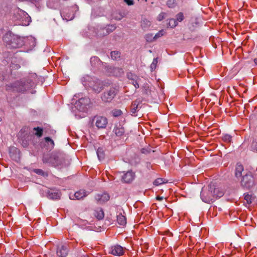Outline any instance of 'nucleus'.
<instances>
[{"label": "nucleus", "mask_w": 257, "mask_h": 257, "mask_svg": "<svg viewBox=\"0 0 257 257\" xmlns=\"http://www.w3.org/2000/svg\"><path fill=\"white\" fill-rule=\"evenodd\" d=\"M163 18H164V17H159L158 21H162V20H163Z\"/></svg>", "instance_id": "5fc2aeb1"}, {"label": "nucleus", "mask_w": 257, "mask_h": 257, "mask_svg": "<svg viewBox=\"0 0 257 257\" xmlns=\"http://www.w3.org/2000/svg\"><path fill=\"white\" fill-rule=\"evenodd\" d=\"M43 162L45 164H49L53 167H59L62 166L64 163V158L61 154L55 153L51 156H44Z\"/></svg>", "instance_id": "20e7f679"}, {"label": "nucleus", "mask_w": 257, "mask_h": 257, "mask_svg": "<svg viewBox=\"0 0 257 257\" xmlns=\"http://www.w3.org/2000/svg\"><path fill=\"white\" fill-rule=\"evenodd\" d=\"M97 155L98 159L101 161L103 160L105 156V150L102 147H99L97 150Z\"/></svg>", "instance_id": "a878e982"}, {"label": "nucleus", "mask_w": 257, "mask_h": 257, "mask_svg": "<svg viewBox=\"0 0 257 257\" xmlns=\"http://www.w3.org/2000/svg\"><path fill=\"white\" fill-rule=\"evenodd\" d=\"M163 183H164V182L162 178H158L156 179L153 182V184L155 186H158Z\"/></svg>", "instance_id": "37998d69"}, {"label": "nucleus", "mask_w": 257, "mask_h": 257, "mask_svg": "<svg viewBox=\"0 0 257 257\" xmlns=\"http://www.w3.org/2000/svg\"><path fill=\"white\" fill-rule=\"evenodd\" d=\"M95 216L98 219H102L104 216V212L102 208H98L95 210L94 212Z\"/></svg>", "instance_id": "cd10ccee"}, {"label": "nucleus", "mask_w": 257, "mask_h": 257, "mask_svg": "<svg viewBox=\"0 0 257 257\" xmlns=\"http://www.w3.org/2000/svg\"><path fill=\"white\" fill-rule=\"evenodd\" d=\"M36 74H33V75H32L31 76V77H36Z\"/></svg>", "instance_id": "13d9d810"}, {"label": "nucleus", "mask_w": 257, "mask_h": 257, "mask_svg": "<svg viewBox=\"0 0 257 257\" xmlns=\"http://www.w3.org/2000/svg\"><path fill=\"white\" fill-rule=\"evenodd\" d=\"M90 63L92 67L96 69H100L104 63L96 56L91 57L90 59Z\"/></svg>", "instance_id": "f3484780"}, {"label": "nucleus", "mask_w": 257, "mask_h": 257, "mask_svg": "<svg viewBox=\"0 0 257 257\" xmlns=\"http://www.w3.org/2000/svg\"><path fill=\"white\" fill-rule=\"evenodd\" d=\"M2 121V118L0 117V121Z\"/></svg>", "instance_id": "052dcab7"}, {"label": "nucleus", "mask_w": 257, "mask_h": 257, "mask_svg": "<svg viewBox=\"0 0 257 257\" xmlns=\"http://www.w3.org/2000/svg\"><path fill=\"white\" fill-rule=\"evenodd\" d=\"M166 34V32L164 30L162 29L159 31L154 36V38L155 39V41L158 40L159 38H161L163 36H164Z\"/></svg>", "instance_id": "e433bc0d"}, {"label": "nucleus", "mask_w": 257, "mask_h": 257, "mask_svg": "<svg viewBox=\"0 0 257 257\" xmlns=\"http://www.w3.org/2000/svg\"><path fill=\"white\" fill-rule=\"evenodd\" d=\"M117 20H120L121 19L120 18H118V19H116Z\"/></svg>", "instance_id": "bf43d9fd"}, {"label": "nucleus", "mask_w": 257, "mask_h": 257, "mask_svg": "<svg viewBox=\"0 0 257 257\" xmlns=\"http://www.w3.org/2000/svg\"><path fill=\"white\" fill-rule=\"evenodd\" d=\"M156 199L158 200L162 201L163 199V197L161 196H157Z\"/></svg>", "instance_id": "603ef678"}, {"label": "nucleus", "mask_w": 257, "mask_h": 257, "mask_svg": "<svg viewBox=\"0 0 257 257\" xmlns=\"http://www.w3.org/2000/svg\"><path fill=\"white\" fill-rule=\"evenodd\" d=\"M35 83L30 77L24 78L13 83L7 84L6 89L19 93H25L28 90L34 87Z\"/></svg>", "instance_id": "f257e3e1"}, {"label": "nucleus", "mask_w": 257, "mask_h": 257, "mask_svg": "<svg viewBox=\"0 0 257 257\" xmlns=\"http://www.w3.org/2000/svg\"><path fill=\"white\" fill-rule=\"evenodd\" d=\"M183 20V17H177V19L170 18L167 20V25L168 27L174 28L177 25L178 22H181Z\"/></svg>", "instance_id": "6ab92c4d"}, {"label": "nucleus", "mask_w": 257, "mask_h": 257, "mask_svg": "<svg viewBox=\"0 0 257 257\" xmlns=\"http://www.w3.org/2000/svg\"><path fill=\"white\" fill-rule=\"evenodd\" d=\"M251 150L257 152V142L253 141L251 144Z\"/></svg>", "instance_id": "c03bdc74"}, {"label": "nucleus", "mask_w": 257, "mask_h": 257, "mask_svg": "<svg viewBox=\"0 0 257 257\" xmlns=\"http://www.w3.org/2000/svg\"><path fill=\"white\" fill-rule=\"evenodd\" d=\"M113 132L115 133L116 136L120 137L124 133V129L120 123H118L115 125Z\"/></svg>", "instance_id": "412c9836"}, {"label": "nucleus", "mask_w": 257, "mask_h": 257, "mask_svg": "<svg viewBox=\"0 0 257 257\" xmlns=\"http://www.w3.org/2000/svg\"><path fill=\"white\" fill-rule=\"evenodd\" d=\"M243 171V167L241 165H237L235 169V176L238 178L242 176V172Z\"/></svg>", "instance_id": "c85d7f7f"}, {"label": "nucleus", "mask_w": 257, "mask_h": 257, "mask_svg": "<svg viewBox=\"0 0 257 257\" xmlns=\"http://www.w3.org/2000/svg\"><path fill=\"white\" fill-rule=\"evenodd\" d=\"M33 172L34 173H36L37 174H38V175H41L43 176H47V173L44 172L42 169H34L33 170Z\"/></svg>", "instance_id": "58836bf2"}, {"label": "nucleus", "mask_w": 257, "mask_h": 257, "mask_svg": "<svg viewBox=\"0 0 257 257\" xmlns=\"http://www.w3.org/2000/svg\"><path fill=\"white\" fill-rule=\"evenodd\" d=\"M28 40L29 41L30 47L33 48L36 45V39L33 37H30L28 38Z\"/></svg>", "instance_id": "ea45409f"}, {"label": "nucleus", "mask_w": 257, "mask_h": 257, "mask_svg": "<svg viewBox=\"0 0 257 257\" xmlns=\"http://www.w3.org/2000/svg\"><path fill=\"white\" fill-rule=\"evenodd\" d=\"M81 257H85V256L84 255H83V256H81Z\"/></svg>", "instance_id": "680f3d73"}, {"label": "nucleus", "mask_w": 257, "mask_h": 257, "mask_svg": "<svg viewBox=\"0 0 257 257\" xmlns=\"http://www.w3.org/2000/svg\"><path fill=\"white\" fill-rule=\"evenodd\" d=\"M69 251V245L66 243L61 244L57 246L56 253L59 257H66Z\"/></svg>", "instance_id": "1a4fd4ad"}, {"label": "nucleus", "mask_w": 257, "mask_h": 257, "mask_svg": "<svg viewBox=\"0 0 257 257\" xmlns=\"http://www.w3.org/2000/svg\"><path fill=\"white\" fill-rule=\"evenodd\" d=\"M115 29L116 26L114 25H108L106 28H100L97 35L98 36L103 37L113 32Z\"/></svg>", "instance_id": "9b49d317"}, {"label": "nucleus", "mask_w": 257, "mask_h": 257, "mask_svg": "<svg viewBox=\"0 0 257 257\" xmlns=\"http://www.w3.org/2000/svg\"><path fill=\"white\" fill-rule=\"evenodd\" d=\"M187 21L188 29L192 32L196 30L200 26V22L197 17H189Z\"/></svg>", "instance_id": "9d476101"}, {"label": "nucleus", "mask_w": 257, "mask_h": 257, "mask_svg": "<svg viewBox=\"0 0 257 257\" xmlns=\"http://www.w3.org/2000/svg\"><path fill=\"white\" fill-rule=\"evenodd\" d=\"M254 62L257 65V58L254 59Z\"/></svg>", "instance_id": "6e6d98bb"}, {"label": "nucleus", "mask_w": 257, "mask_h": 257, "mask_svg": "<svg viewBox=\"0 0 257 257\" xmlns=\"http://www.w3.org/2000/svg\"><path fill=\"white\" fill-rule=\"evenodd\" d=\"M41 146L47 150H52L54 148V142L50 137H45L41 142Z\"/></svg>", "instance_id": "4468645a"}, {"label": "nucleus", "mask_w": 257, "mask_h": 257, "mask_svg": "<svg viewBox=\"0 0 257 257\" xmlns=\"http://www.w3.org/2000/svg\"><path fill=\"white\" fill-rule=\"evenodd\" d=\"M110 56L112 59L116 60L120 57V53L117 51H111L110 53Z\"/></svg>", "instance_id": "2f4dec72"}, {"label": "nucleus", "mask_w": 257, "mask_h": 257, "mask_svg": "<svg viewBox=\"0 0 257 257\" xmlns=\"http://www.w3.org/2000/svg\"><path fill=\"white\" fill-rule=\"evenodd\" d=\"M61 18L62 20H63V21L66 20V22H68V21H71L73 20V18H72V17L69 20H68L66 19V17H61Z\"/></svg>", "instance_id": "8fccbe9b"}, {"label": "nucleus", "mask_w": 257, "mask_h": 257, "mask_svg": "<svg viewBox=\"0 0 257 257\" xmlns=\"http://www.w3.org/2000/svg\"><path fill=\"white\" fill-rule=\"evenodd\" d=\"M109 253H111L114 255L120 256L123 254L124 250L122 246L116 244L112 246L110 248Z\"/></svg>", "instance_id": "2eb2a0df"}, {"label": "nucleus", "mask_w": 257, "mask_h": 257, "mask_svg": "<svg viewBox=\"0 0 257 257\" xmlns=\"http://www.w3.org/2000/svg\"><path fill=\"white\" fill-rule=\"evenodd\" d=\"M125 3L128 6H132L134 4V2L133 0H123Z\"/></svg>", "instance_id": "de8ad7c7"}, {"label": "nucleus", "mask_w": 257, "mask_h": 257, "mask_svg": "<svg viewBox=\"0 0 257 257\" xmlns=\"http://www.w3.org/2000/svg\"><path fill=\"white\" fill-rule=\"evenodd\" d=\"M95 198L97 202L103 203L109 199V195L106 193L98 194L95 195Z\"/></svg>", "instance_id": "aec40b11"}, {"label": "nucleus", "mask_w": 257, "mask_h": 257, "mask_svg": "<svg viewBox=\"0 0 257 257\" xmlns=\"http://www.w3.org/2000/svg\"><path fill=\"white\" fill-rule=\"evenodd\" d=\"M224 195V191L219 188H215V198H220Z\"/></svg>", "instance_id": "c9c22d12"}, {"label": "nucleus", "mask_w": 257, "mask_h": 257, "mask_svg": "<svg viewBox=\"0 0 257 257\" xmlns=\"http://www.w3.org/2000/svg\"><path fill=\"white\" fill-rule=\"evenodd\" d=\"M31 22V17H19V19L16 21L15 25L27 26L29 25Z\"/></svg>", "instance_id": "a211bd4d"}, {"label": "nucleus", "mask_w": 257, "mask_h": 257, "mask_svg": "<svg viewBox=\"0 0 257 257\" xmlns=\"http://www.w3.org/2000/svg\"><path fill=\"white\" fill-rule=\"evenodd\" d=\"M88 194V192L86 191L85 190H80L75 192L74 196L76 199L80 200L87 196Z\"/></svg>", "instance_id": "5701e85b"}, {"label": "nucleus", "mask_w": 257, "mask_h": 257, "mask_svg": "<svg viewBox=\"0 0 257 257\" xmlns=\"http://www.w3.org/2000/svg\"><path fill=\"white\" fill-rule=\"evenodd\" d=\"M145 39L147 42L151 43L155 41L154 36L153 34L149 33L145 36Z\"/></svg>", "instance_id": "72a5a7b5"}, {"label": "nucleus", "mask_w": 257, "mask_h": 257, "mask_svg": "<svg viewBox=\"0 0 257 257\" xmlns=\"http://www.w3.org/2000/svg\"><path fill=\"white\" fill-rule=\"evenodd\" d=\"M135 176V173L132 170L128 171L121 176V181L125 183H130L134 180Z\"/></svg>", "instance_id": "ddd939ff"}, {"label": "nucleus", "mask_w": 257, "mask_h": 257, "mask_svg": "<svg viewBox=\"0 0 257 257\" xmlns=\"http://www.w3.org/2000/svg\"><path fill=\"white\" fill-rule=\"evenodd\" d=\"M22 145L24 147H27L28 146V143L27 142H25L24 141H23Z\"/></svg>", "instance_id": "3c124183"}, {"label": "nucleus", "mask_w": 257, "mask_h": 257, "mask_svg": "<svg viewBox=\"0 0 257 257\" xmlns=\"http://www.w3.org/2000/svg\"><path fill=\"white\" fill-rule=\"evenodd\" d=\"M61 193L58 191H55L54 190H51L47 193V197L48 198L56 200L60 198Z\"/></svg>", "instance_id": "4be33fe9"}, {"label": "nucleus", "mask_w": 257, "mask_h": 257, "mask_svg": "<svg viewBox=\"0 0 257 257\" xmlns=\"http://www.w3.org/2000/svg\"><path fill=\"white\" fill-rule=\"evenodd\" d=\"M142 101L140 99H137L134 101L132 104L131 111L135 114L137 112V108L139 107Z\"/></svg>", "instance_id": "b1692460"}, {"label": "nucleus", "mask_w": 257, "mask_h": 257, "mask_svg": "<svg viewBox=\"0 0 257 257\" xmlns=\"http://www.w3.org/2000/svg\"><path fill=\"white\" fill-rule=\"evenodd\" d=\"M117 221L119 225L122 226L125 225L126 223V218L121 213H119L117 215Z\"/></svg>", "instance_id": "bb28decb"}, {"label": "nucleus", "mask_w": 257, "mask_h": 257, "mask_svg": "<svg viewBox=\"0 0 257 257\" xmlns=\"http://www.w3.org/2000/svg\"><path fill=\"white\" fill-rule=\"evenodd\" d=\"M119 92L118 87L114 85L107 86L101 94V99L104 103H111Z\"/></svg>", "instance_id": "7ed1b4c3"}, {"label": "nucleus", "mask_w": 257, "mask_h": 257, "mask_svg": "<svg viewBox=\"0 0 257 257\" xmlns=\"http://www.w3.org/2000/svg\"><path fill=\"white\" fill-rule=\"evenodd\" d=\"M18 13L19 16H26V15H28V14L26 12L19 9H18Z\"/></svg>", "instance_id": "49530a36"}, {"label": "nucleus", "mask_w": 257, "mask_h": 257, "mask_svg": "<svg viewBox=\"0 0 257 257\" xmlns=\"http://www.w3.org/2000/svg\"><path fill=\"white\" fill-rule=\"evenodd\" d=\"M127 78L130 80L132 81V83L134 85L136 88H139V82L141 80V79L139 76L131 72H128L127 73Z\"/></svg>", "instance_id": "dca6fc26"}, {"label": "nucleus", "mask_w": 257, "mask_h": 257, "mask_svg": "<svg viewBox=\"0 0 257 257\" xmlns=\"http://www.w3.org/2000/svg\"><path fill=\"white\" fill-rule=\"evenodd\" d=\"M241 186L244 189L249 190L255 185V181L251 172H247L242 176L240 182Z\"/></svg>", "instance_id": "423d86ee"}, {"label": "nucleus", "mask_w": 257, "mask_h": 257, "mask_svg": "<svg viewBox=\"0 0 257 257\" xmlns=\"http://www.w3.org/2000/svg\"><path fill=\"white\" fill-rule=\"evenodd\" d=\"M167 5L169 8H173L175 7L176 5L175 0H168Z\"/></svg>", "instance_id": "a19ab883"}, {"label": "nucleus", "mask_w": 257, "mask_h": 257, "mask_svg": "<svg viewBox=\"0 0 257 257\" xmlns=\"http://www.w3.org/2000/svg\"><path fill=\"white\" fill-rule=\"evenodd\" d=\"M157 63H158L157 58H154L153 59V61L152 64H151V66H150V68H151L152 71H153L156 69Z\"/></svg>", "instance_id": "79ce46f5"}, {"label": "nucleus", "mask_w": 257, "mask_h": 257, "mask_svg": "<svg viewBox=\"0 0 257 257\" xmlns=\"http://www.w3.org/2000/svg\"><path fill=\"white\" fill-rule=\"evenodd\" d=\"M178 16H183V14L181 13H180L178 14Z\"/></svg>", "instance_id": "4d7b16f0"}, {"label": "nucleus", "mask_w": 257, "mask_h": 257, "mask_svg": "<svg viewBox=\"0 0 257 257\" xmlns=\"http://www.w3.org/2000/svg\"><path fill=\"white\" fill-rule=\"evenodd\" d=\"M141 152L142 154H148L151 152V149L150 148H142Z\"/></svg>", "instance_id": "a18cd8bd"}, {"label": "nucleus", "mask_w": 257, "mask_h": 257, "mask_svg": "<svg viewBox=\"0 0 257 257\" xmlns=\"http://www.w3.org/2000/svg\"><path fill=\"white\" fill-rule=\"evenodd\" d=\"M70 13L69 15H72V16H75L76 15H79V9L78 6L75 5L72 6L70 9Z\"/></svg>", "instance_id": "c756f323"}, {"label": "nucleus", "mask_w": 257, "mask_h": 257, "mask_svg": "<svg viewBox=\"0 0 257 257\" xmlns=\"http://www.w3.org/2000/svg\"><path fill=\"white\" fill-rule=\"evenodd\" d=\"M94 120H95V125L98 128H104L106 127L107 124V118L103 116H96L94 117Z\"/></svg>", "instance_id": "f8f14e48"}, {"label": "nucleus", "mask_w": 257, "mask_h": 257, "mask_svg": "<svg viewBox=\"0 0 257 257\" xmlns=\"http://www.w3.org/2000/svg\"><path fill=\"white\" fill-rule=\"evenodd\" d=\"M90 99L87 97H82L75 103V107L80 111L84 112L89 107Z\"/></svg>", "instance_id": "0eeeda50"}, {"label": "nucleus", "mask_w": 257, "mask_h": 257, "mask_svg": "<svg viewBox=\"0 0 257 257\" xmlns=\"http://www.w3.org/2000/svg\"><path fill=\"white\" fill-rule=\"evenodd\" d=\"M113 70H114V71H119V70H120V69H119V68H113Z\"/></svg>", "instance_id": "864d4df0"}, {"label": "nucleus", "mask_w": 257, "mask_h": 257, "mask_svg": "<svg viewBox=\"0 0 257 257\" xmlns=\"http://www.w3.org/2000/svg\"><path fill=\"white\" fill-rule=\"evenodd\" d=\"M222 138V140L226 143H230L232 139L231 136L228 134L223 135Z\"/></svg>", "instance_id": "4c0bfd02"}, {"label": "nucleus", "mask_w": 257, "mask_h": 257, "mask_svg": "<svg viewBox=\"0 0 257 257\" xmlns=\"http://www.w3.org/2000/svg\"><path fill=\"white\" fill-rule=\"evenodd\" d=\"M24 38L21 37L9 31L3 36V41L10 48H20L24 45Z\"/></svg>", "instance_id": "f03ea898"}, {"label": "nucleus", "mask_w": 257, "mask_h": 257, "mask_svg": "<svg viewBox=\"0 0 257 257\" xmlns=\"http://www.w3.org/2000/svg\"><path fill=\"white\" fill-rule=\"evenodd\" d=\"M34 130L36 131L35 135L38 138H41L43 134V129L40 127H36L34 128Z\"/></svg>", "instance_id": "473e14b6"}, {"label": "nucleus", "mask_w": 257, "mask_h": 257, "mask_svg": "<svg viewBox=\"0 0 257 257\" xmlns=\"http://www.w3.org/2000/svg\"><path fill=\"white\" fill-rule=\"evenodd\" d=\"M88 82H86L84 84V85L88 86L91 88L95 93H99L102 89V86L100 83V81L97 80H92V78L89 77H86Z\"/></svg>", "instance_id": "6e6552de"}, {"label": "nucleus", "mask_w": 257, "mask_h": 257, "mask_svg": "<svg viewBox=\"0 0 257 257\" xmlns=\"http://www.w3.org/2000/svg\"><path fill=\"white\" fill-rule=\"evenodd\" d=\"M110 114L114 117H118L122 114V112L120 109H114L111 110Z\"/></svg>", "instance_id": "f704fd0d"}, {"label": "nucleus", "mask_w": 257, "mask_h": 257, "mask_svg": "<svg viewBox=\"0 0 257 257\" xmlns=\"http://www.w3.org/2000/svg\"><path fill=\"white\" fill-rule=\"evenodd\" d=\"M244 198L248 204L252 203L255 199L254 197L252 196L251 195H249V194H244Z\"/></svg>", "instance_id": "7c9ffc66"}, {"label": "nucleus", "mask_w": 257, "mask_h": 257, "mask_svg": "<svg viewBox=\"0 0 257 257\" xmlns=\"http://www.w3.org/2000/svg\"><path fill=\"white\" fill-rule=\"evenodd\" d=\"M21 2H30L32 3L35 4L38 2L39 0H19Z\"/></svg>", "instance_id": "09e8293b"}, {"label": "nucleus", "mask_w": 257, "mask_h": 257, "mask_svg": "<svg viewBox=\"0 0 257 257\" xmlns=\"http://www.w3.org/2000/svg\"><path fill=\"white\" fill-rule=\"evenodd\" d=\"M151 25V22L150 21L148 20L147 18H144L141 22V26L142 28L144 30H146L149 29V28Z\"/></svg>", "instance_id": "393cba45"}, {"label": "nucleus", "mask_w": 257, "mask_h": 257, "mask_svg": "<svg viewBox=\"0 0 257 257\" xmlns=\"http://www.w3.org/2000/svg\"><path fill=\"white\" fill-rule=\"evenodd\" d=\"M200 197L202 200L207 203L212 202L215 198V186L213 185H209L207 188H202L200 193Z\"/></svg>", "instance_id": "39448f33"}]
</instances>
